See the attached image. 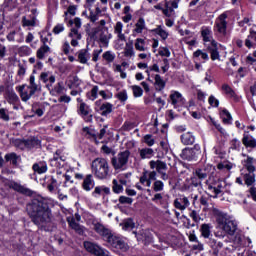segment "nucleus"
I'll return each instance as SVG.
<instances>
[{
    "mask_svg": "<svg viewBox=\"0 0 256 256\" xmlns=\"http://www.w3.org/2000/svg\"><path fill=\"white\" fill-rule=\"evenodd\" d=\"M51 207H53L51 200L37 194V192H33V223L41 231H53V226H51V218L53 217Z\"/></svg>",
    "mask_w": 256,
    "mask_h": 256,
    "instance_id": "f257e3e1",
    "label": "nucleus"
},
{
    "mask_svg": "<svg viewBox=\"0 0 256 256\" xmlns=\"http://www.w3.org/2000/svg\"><path fill=\"white\" fill-rule=\"evenodd\" d=\"M93 229L103 241L108 243L113 249H120V251H127V244L121 237L115 236L114 233L101 222L93 223Z\"/></svg>",
    "mask_w": 256,
    "mask_h": 256,
    "instance_id": "f03ea898",
    "label": "nucleus"
},
{
    "mask_svg": "<svg viewBox=\"0 0 256 256\" xmlns=\"http://www.w3.org/2000/svg\"><path fill=\"white\" fill-rule=\"evenodd\" d=\"M91 169L94 177L103 181L111 177V168L109 167V162L105 158H95L92 161Z\"/></svg>",
    "mask_w": 256,
    "mask_h": 256,
    "instance_id": "7ed1b4c3",
    "label": "nucleus"
},
{
    "mask_svg": "<svg viewBox=\"0 0 256 256\" xmlns=\"http://www.w3.org/2000/svg\"><path fill=\"white\" fill-rule=\"evenodd\" d=\"M212 169L213 166L209 164L195 168L192 172V176L190 177V185L192 187H201L203 181L208 183L207 177L211 175Z\"/></svg>",
    "mask_w": 256,
    "mask_h": 256,
    "instance_id": "20e7f679",
    "label": "nucleus"
},
{
    "mask_svg": "<svg viewBox=\"0 0 256 256\" xmlns=\"http://www.w3.org/2000/svg\"><path fill=\"white\" fill-rule=\"evenodd\" d=\"M212 213L214 217H216V223L222 225V229L227 235H235V232L237 231V224H235V222L231 220L225 222V213L217 208H213Z\"/></svg>",
    "mask_w": 256,
    "mask_h": 256,
    "instance_id": "39448f33",
    "label": "nucleus"
},
{
    "mask_svg": "<svg viewBox=\"0 0 256 256\" xmlns=\"http://www.w3.org/2000/svg\"><path fill=\"white\" fill-rule=\"evenodd\" d=\"M183 161H198L201 157V145L194 144L193 147H186L180 154Z\"/></svg>",
    "mask_w": 256,
    "mask_h": 256,
    "instance_id": "423d86ee",
    "label": "nucleus"
},
{
    "mask_svg": "<svg viewBox=\"0 0 256 256\" xmlns=\"http://www.w3.org/2000/svg\"><path fill=\"white\" fill-rule=\"evenodd\" d=\"M229 15L227 12L220 14L214 23L213 31L215 35H221V37H227V18Z\"/></svg>",
    "mask_w": 256,
    "mask_h": 256,
    "instance_id": "0eeeda50",
    "label": "nucleus"
},
{
    "mask_svg": "<svg viewBox=\"0 0 256 256\" xmlns=\"http://www.w3.org/2000/svg\"><path fill=\"white\" fill-rule=\"evenodd\" d=\"M180 2L181 0H165L164 1L165 8H163V4L159 3L154 6V9H157L158 11H162L165 17H171L173 14H175V9H179Z\"/></svg>",
    "mask_w": 256,
    "mask_h": 256,
    "instance_id": "6e6552de",
    "label": "nucleus"
},
{
    "mask_svg": "<svg viewBox=\"0 0 256 256\" xmlns=\"http://www.w3.org/2000/svg\"><path fill=\"white\" fill-rule=\"evenodd\" d=\"M74 177L75 179L82 181L81 188L86 193H91V190L95 189V178L93 177V174H86L84 176L81 173H76Z\"/></svg>",
    "mask_w": 256,
    "mask_h": 256,
    "instance_id": "1a4fd4ad",
    "label": "nucleus"
},
{
    "mask_svg": "<svg viewBox=\"0 0 256 256\" xmlns=\"http://www.w3.org/2000/svg\"><path fill=\"white\" fill-rule=\"evenodd\" d=\"M129 157H131V151L125 150L122 152L118 153V158L117 157H112L111 158V163L115 171H119V169L125 167L127 163H129Z\"/></svg>",
    "mask_w": 256,
    "mask_h": 256,
    "instance_id": "9d476101",
    "label": "nucleus"
},
{
    "mask_svg": "<svg viewBox=\"0 0 256 256\" xmlns=\"http://www.w3.org/2000/svg\"><path fill=\"white\" fill-rule=\"evenodd\" d=\"M77 115L83 119L85 123H93V109L87 103L77 105Z\"/></svg>",
    "mask_w": 256,
    "mask_h": 256,
    "instance_id": "9b49d317",
    "label": "nucleus"
},
{
    "mask_svg": "<svg viewBox=\"0 0 256 256\" xmlns=\"http://www.w3.org/2000/svg\"><path fill=\"white\" fill-rule=\"evenodd\" d=\"M34 181H36V183H40L43 187H46L50 193H53V191H55V187H57V179L53 176H34Z\"/></svg>",
    "mask_w": 256,
    "mask_h": 256,
    "instance_id": "f8f14e48",
    "label": "nucleus"
},
{
    "mask_svg": "<svg viewBox=\"0 0 256 256\" xmlns=\"http://www.w3.org/2000/svg\"><path fill=\"white\" fill-rule=\"evenodd\" d=\"M133 234L135 235L138 243H143L145 246L153 243V234L149 229H141L138 232L134 231Z\"/></svg>",
    "mask_w": 256,
    "mask_h": 256,
    "instance_id": "ddd939ff",
    "label": "nucleus"
},
{
    "mask_svg": "<svg viewBox=\"0 0 256 256\" xmlns=\"http://www.w3.org/2000/svg\"><path fill=\"white\" fill-rule=\"evenodd\" d=\"M76 220L79 222L81 221V215H79V213L75 214V217H67L66 221L69 225V227H71L73 229V231H75V233H77V235L83 236L85 235V226L79 224L76 222Z\"/></svg>",
    "mask_w": 256,
    "mask_h": 256,
    "instance_id": "4468645a",
    "label": "nucleus"
},
{
    "mask_svg": "<svg viewBox=\"0 0 256 256\" xmlns=\"http://www.w3.org/2000/svg\"><path fill=\"white\" fill-rule=\"evenodd\" d=\"M245 62L256 72V50L246 56ZM250 93L253 97H256V81L250 86Z\"/></svg>",
    "mask_w": 256,
    "mask_h": 256,
    "instance_id": "2eb2a0df",
    "label": "nucleus"
},
{
    "mask_svg": "<svg viewBox=\"0 0 256 256\" xmlns=\"http://www.w3.org/2000/svg\"><path fill=\"white\" fill-rule=\"evenodd\" d=\"M152 181H157V171H148L144 169L142 176L140 177L141 185H145L146 183V187H151Z\"/></svg>",
    "mask_w": 256,
    "mask_h": 256,
    "instance_id": "dca6fc26",
    "label": "nucleus"
},
{
    "mask_svg": "<svg viewBox=\"0 0 256 256\" xmlns=\"http://www.w3.org/2000/svg\"><path fill=\"white\" fill-rule=\"evenodd\" d=\"M221 91L228 97L229 99H233L235 103H239L241 101V97L237 95V92L227 83L222 84Z\"/></svg>",
    "mask_w": 256,
    "mask_h": 256,
    "instance_id": "f3484780",
    "label": "nucleus"
},
{
    "mask_svg": "<svg viewBox=\"0 0 256 256\" xmlns=\"http://www.w3.org/2000/svg\"><path fill=\"white\" fill-rule=\"evenodd\" d=\"M206 50L210 53V59L213 61L221 59V55L219 54V43L215 40H212V44L208 45Z\"/></svg>",
    "mask_w": 256,
    "mask_h": 256,
    "instance_id": "a211bd4d",
    "label": "nucleus"
},
{
    "mask_svg": "<svg viewBox=\"0 0 256 256\" xmlns=\"http://www.w3.org/2000/svg\"><path fill=\"white\" fill-rule=\"evenodd\" d=\"M91 195L96 199L98 197H105V195H111V188L105 185L94 186V191H92Z\"/></svg>",
    "mask_w": 256,
    "mask_h": 256,
    "instance_id": "6ab92c4d",
    "label": "nucleus"
},
{
    "mask_svg": "<svg viewBox=\"0 0 256 256\" xmlns=\"http://www.w3.org/2000/svg\"><path fill=\"white\" fill-rule=\"evenodd\" d=\"M12 145H14V147H17V149H21V151L25 149H31V147H33V139H13Z\"/></svg>",
    "mask_w": 256,
    "mask_h": 256,
    "instance_id": "aec40b11",
    "label": "nucleus"
},
{
    "mask_svg": "<svg viewBox=\"0 0 256 256\" xmlns=\"http://www.w3.org/2000/svg\"><path fill=\"white\" fill-rule=\"evenodd\" d=\"M200 35L204 43H210L211 45L212 41H215V39H213V30H211V27L209 26H203Z\"/></svg>",
    "mask_w": 256,
    "mask_h": 256,
    "instance_id": "412c9836",
    "label": "nucleus"
},
{
    "mask_svg": "<svg viewBox=\"0 0 256 256\" xmlns=\"http://www.w3.org/2000/svg\"><path fill=\"white\" fill-rule=\"evenodd\" d=\"M154 88L156 93H161L167 87V82L159 74L154 75Z\"/></svg>",
    "mask_w": 256,
    "mask_h": 256,
    "instance_id": "4be33fe9",
    "label": "nucleus"
},
{
    "mask_svg": "<svg viewBox=\"0 0 256 256\" xmlns=\"http://www.w3.org/2000/svg\"><path fill=\"white\" fill-rule=\"evenodd\" d=\"M244 44L247 49H256V31L254 29L249 30V35L245 39Z\"/></svg>",
    "mask_w": 256,
    "mask_h": 256,
    "instance_id": "5701e85b",
    "label": "nucleus"
},
{
    "mask_svg": "<svg viewBox=\"0 0 256 256\" xmlns=\"http://www.w3.org/2000/svg\"><path fill=\"white\" fill-rule=\"evenodd\" d=\"M242 145H244L246 149H256V139L253 136L244 133L242 137Z\"/></svg>",
    "mask_w": 256,
    "mask_h": 256,
    "instance_id": "b1692460",
    "label": "nucleus"
},
{
    "mask_svg": "<svg viewBox=\"0 0 256 256\" xmlns=\"http://www.w3.org/2000/svg\"><path fill=\"white\" fill-rule=\"evenodd\" d=\"M18 91L22 101H29V99H31V95H33V87L23 85L18 87Z\"/></svg>",
    "mask_w": 256,
    "mask_h": 256,
    "instance_id": "393cba45",
    "label": "nucleus"
},
{
    "mask_svg": "<svg viewBox=\"0 0 256 256\" xmlns=\"http://www.w3.org/2000/svg\"><path fill=\"white\" fill-rule=\"evenodd\" d=\"M169 99L171 101V105H173L174 109H177V103H181L182 105L185 103V99L183 98V94L179 91H173Z\"/></svg>",
    "mask_w": 256,
    "mask_h": 256,
    "instance_id": "a878e982",
    "label": "nucleus"
},
{
    "mask_svg": "<svg viewBox=\"0 0 256 256\" xmlns=\"http://www.w3.org/2000/svg\"><path fill=\"white\" fill-rule=\"evenodd\" d=\"M219 116L223 125H233V116H231V112L227 108L220 110Z\"/></svg>",
    "mask_w": 256,
    "mask_h": 256,
    "instance_id": "bb28decb",
    "label": "nucleus"
},
{
    "mask_svg": "<svg viewBox=\"0 0 256 256\" xmlns=\"http://www.w3.org/2000/svg\"><path fill=\"white\" fill-rule=\"evenodd\" d=\"M96 113L101 114L102 117H107L113 113V104L110 102H103L102 106L96 109Z\"/></svg>",
    "mask_w": 256,
    "mask_h": 256,
    "instance_id": "cd10ccee",
    "label": "nucleus"
},
{
    "mask_svg": "<svg viewBox=\"0 0 256 256\" xmlns=\"http://www.w3.org/2000/svg\"><path fill=\"white\" fill-rule=\"evenodd\" d=\"M242 155L243 157H247V159L242 161L244 169L247 170L248 173H255V165H253V163H255V158L247 156L246 154Z\"/></svg>",
    "mask_w": 256,
    "mask_h": 256,
    "instance_id": "c85d7f7f",
    "label": "nucleus"
},
{
    "mask_svg": "<svg viewBox=\"0 0 256 256\" xmlns=\"http://www.w3.org/2000/svg\"><path fill=\"white\" fill-rule=\"evenodd\" d=\"M150 169H156V173H161L163 171H167V163L161 160H151L149 162Z\"/></svg>",
    "mask_w": 256,
    "mask_h": 256,
    "instance_id": "c756f323",
    "label": "nucleus"
},
{
    "mask_svg": "<svg viewBox=\"0 0 256 256\" xmlns=\"http://www.w3.org/2000/svg\"><path fill=\"white\" fill-rule=\"evenodd\" d=\"M180 141L182 145H194L195 144V135H193V132H185L181 134Z\"/></svg>",
    "mask_w": 256,
    "mask_h": 256,
    "instance_id": "7c9ffc66",
    "label": "nucleus"
},
{
    "mask_svg": "<svg viewBox=\"0 0 256 256\" xmlns=\"http://www.w3.org/2000/svg\"><path fill=\"white\" fill-rule=\"evenodd\" d=\"M190 205L189 198L183 197V198H176L174 200V207L175 209H179L180 211H185V208Z\"/></svg>",
    "mask_w": 256,
    "mask_h": 256,
    "instance_id": "2f4dec72",
    "label": "nucleus"
},
{
    "mask_svg": "<svg viewBox=\"0 0 256 256\" xmlns=\"http://www.w3.org/2000/svg\"><path fill=\"white\" fill-rule=\"evenodd\" d=\"M11 187H12V189H14V191H17L18 193H21L22 195H26L27 197H31V195H33V192L31 190H29V188H26V187L20 185L19 183L12 182Z\"/></svg>",
    "mask_w": 256,
    "mask_h": 256,
    "instance_id": "473e14b6",
    "label": "nucleus"
},
{
    "mask_svg": "<svg viewBox=\"0 0 256 256\" xmlns=\"http://www.w3.org/2000/svg\"><path fill=\"white\" fill-rule=\"evenodd\" d=\"M193 59H195V61L202 60V63H207V61H209V54H207V52H203L201 49H197L193 52Z\"/></svg>",
    "mask_w": 256,
    "mask_h": 256,
    "instance_id": "72a5a7b5",
    "label": "nucleus"
},
{
    "mask_svg": "<svg viewBox=\"0 0 256 256\" xmlns=\"http://www.w3.org/2000/svg\"><path fill=\"white\" fill-rule=\"evenodd\" d=\"M77 55L78 59L76 61H78V63H81L82 65H86L87 61H89L90 59L88 49H80L77 52Z\"/></svg>",
    "mask_w": 256,
    "mask_h": 256,
    "instance_id": "f704fd0d",
    "label": "nucleus"
},
{
    "mask_svg": "<svg viewBox=\"0 0 256 256\" xmlns=\"http://www.w3.org/2000/svg\"><path fill=\"white\" fill-rule=\"evenodd\" d=\"M150 33H155V35H159L161 37L162 41H167V38L169 37V32L165 31L161 25H158L156 28L150 30Z\"/></svg>",
    "mask_w": 256,
    "mask_h": 256,
    "instance_id": "c9c22d12",
    "label": "nucleus"
},
{
    "mask_svg": "<svg viewBox=\"0 0 256 256\" xmlns=\"http://www.w3.org/2000/svg\"><path fill=\"white\" fill-rule=\"evenodd\" d=\"M63 151L61 149H57L55 151V153L53 154V158L50 159V162L51 163H55L54 166L56 167H61V163H59V160L60 161H65V159H63Z\"/></svg>",
    "mask_w": 256,
    "mask_h": 256,
    "instance_id": "e433bc0d",
    "label": "nucleus"
},
{
    "mask_svg": "<svg viewBox=\"0 0 256 256\" xmlns=\"http://www.w3.org/2000/svg\"><path fill=\"white\" fill-rule=\"evenodd\" d=\"M34 175L38 173V175H43V173H47V163L46 162H39L33 165Z\"/></svg>",
    "mask_w": 256,
    "mask_h": 256,
    "instance_id": "4c0bfd02",
    "label": "nucleus"
},
{
    "mask_svg": "<svg viewBox=\"0 0 256 256\" xmlns=\"http://www.w3.org/2000/svg\"><path fill=\"white\" fill-rule=\"evenodd\" d=\"M243 179L244 185H246L247 187H253V185H255V173L248 172L243 175Z\"/></svg>",
    "mask_w": 256,
    "mask_h": 256,
    "instance_id": "58836bf2",
    "label": "nucleus"
},
{
    "mask_svg": "<svg viewBox=\"0 0 256 256\" xmlns=\"http://www.w3.org/2000/svg\"><path fill=\"white\" fill-rule=\"evenodd\" d=\"M141 159H151L155 155L152 148H142L139 150Z\"/></svg>",
    "mask_w": 256,
    "mask_h": 256,
    "instance_id": "ea45409f",
    "label": "nucleus"
},
{
    "mask_svg": "<svg viewBox=\"0 0 256 256\" xmlns=\"http://www.w3.org/2000/svg\"><path fill=\"white\" fill-rule=\"evenodd\" d=\"M51 51V47L48 45H42L36 52L37 59H44L45 54L49 53Z\"/></svg>",
    "mask_w": 256,
    "mask_h": 256,
    "instance_id": "a19ab883",
    "label": "nucleus"
},
{
    "mask_svg": "<svg viewBox=\"0 0 256 256\" xmlns=\"http://www.w3.org/2000/svg\"><path fill=\"white\" fill-rule=\"evenodd\" d=\"M200 232L204 239H209V237H211V224H202Z\"/></svg>",
    "mask_w": 256,
    "mask_h": 256,
    "instance_id": "79ce46f5",
    "label": "nucleus"
},
{
    "mask_svg": "<svg viewBox=\"0 0 256 256\" xmlns=\"http://www.w3.org/2000/svg\"><path fill=\"white\" fill-rule=\"evenodd\" d=\"M98 93H99V86H93L91 91L86 93V97L90 101H95V99L99 97Z\"/></svg>",
    "mask_w": 256,
    "mask_h": 256,
    "instance_id": "37998d69",
    "label": "nucleus"
},
{
    "mask_svg": "<svg viewBox=\"0 0 256 256\" xmlns=\"http://www.w3.org/2000/svg\"><path fill=\"white\" fill-rule=\"evenodd\" d=\"M123 231H129V229H135V222L133 218H128L121 224Z\"/></svg>",
    "mask_w": 256,
    "mask_h": 256,
    "instance_id": "c03bdc74",
    "label": "nucleus"
},
{
    "mask_svg": "<svg viewBox=\"0 0 256 256\" xmlns=\"http://www.w3.org/2000/svg\"><path fill=\"white\" fill-rule=\"evenodd\" d=\"M19 159H21V157L17 156L15 154V152L9 153L5 155V160L7 162L10 161V163H12V165H14V167H17V161H19Z\"/></svg>",
    "mask_w": 256,
    "mask_h": 256,
    "instance_id": "a18cd8bd",
    "label": "nucleus"
},
{
    "mask_svg": "<svg viewBox=\"0 0 256 256\" xmlns=\"http://www.w3.org/2000/svg\"><path fill=\"white\" fill-rule=\"evenodd\" d=\"M135 29L133 30L134 33H143V30L145 29V19L143 17H140L135 24Z\"/></svg>",
    "mask_w": 256,
    "mask_h": 256,
    "instance_id": "49530a36",
    "label": "nucleus"
},
{
    "mask_svg": "<svg viewBox=\"0 0 256 256\" xmlns=\"http://www.w3.org/2000/svg\"><path fill=\"white\" fill-rule=\"evenodd\" d=\"M133 55H135V51H133V42H128L124 49V57H133Z\"/></svg>",
    "mask_w": 256,
    "mask_h": 256,
    "instance_id": "de8ad7c7",
    "label": "nucleus"
},
{
    "mask_svg": "<svg viewBox=\"0 0 256 256\" xmlns=\"http://www.w3.org/2000/svg\"><path fill=\"white\" fill-rule=\"evenodd\" d=\"M112 185L113 193H116L117 195H119V193H123V185L119 184L117 179H113Z\"/></svg>",
    "mask_w": 256,
    "mask_h": 256,
    "instance_id": "09e8293b",
    "label": "nucleus"
},
{
    "mask_svg": "<svg viewBox=\"0 0 256 256\" xmlns=\"http://www.w3.org/2000/svg\"><path fill=\"white\" fill-rule=\"evenodd\" d=\"M217 169L219 171H223L226 169V171H231L233 169V164L231 162H220L217 164Z\"/></svg>",
    "mask_w": 256,
    "mask_h": 256,
    "instance_id": "8fccbe9b",
    "label": "nucleus"
},
{
    "mask_svg": "<svg viewBox=\"0 0 256 256\" xmlns=\"http://www.w3.org/2000/svg\"><path fill=\"white\" fill-rule=\"evenodd\" d=\"M116 99H118V101H120V103H125L127 101V99H129V96L127 95V90H122L120 92H118L115 95Z\"/></svg>",
    "mask_w": 256,
    "mask_h": 256,
    "instance_id": "3c124183",
    "label": "nucleus"
},
{
    "mask_svg": "<svg viewBox=\"0 0 256 256\" xmlns=\"http://www.w3.org/2000/svg\"><path fill=\"white\" fill-rule=\"evenodd\" d=\"M137 127L135 122L125 121L122 125V131H133L134 128Z\"/></svg>",
    "mask_w": 256,
    "mask_h": 256,
    "instance_id": "603ef678",
    "label": "nucleus"
},
{
    "mask_svg": "<svg viewBox=\"0 0 256 256\" xmlns=\"http://www.w3.org/2000/svg\"><path fill=\"white\" fill-rule=\"evenodd\" d=\"M155 182L153 183V191L156 193H159V191H163L165 188V184L161 180H154Z\"/></svg>",
    "mask_w": 256,
    "mask_h": 256,
    "instance_id": "864d4df0",
    "label": "nucleus"
},
{
    "mask_svg": "<svg viewBox=\"0 0 256 256\" xmlns=\"http://www.w3.org/2000/svg\"><path fill=\"white\" fill-rule=\"evenodd\" d=\"M230 149H232V151H239V149H241V141L237 138H233L230 141Z\"/></svg>",
    "mask_w": 256,
    "mask_h": 256,
    "instance_id": "5fc2aeb1",
    "label": "nucleus"
},
{
    "mask_svg": "<svg viewBox=\"0 0 256 256\" xmlns=\"http://www.w3.org/2000/svg\"><path fill=\"white\" fill-rule=\"evenodd\" d=\"M151 71H154V73H161V69L159 68L158 64H153L145 70L147 77H151Z\"/></svg>",
    "mask_w": 256,
    "mask_h": 256,
    "instance_id": "6e6d98bb",
    "label": "nucleus"
},
{
    "mask_svg": "<svg viewBox=\"0 0 256 256\" xmlns=\"http://www.w3.org/2000/svg\"><path fill=\"white\" fill-rule=\"evenodd\" d=\"M136 51H145V40L142 38H137L135 42Z\"/></svg>",
    "mask_w": 256,
    "mask_h": 256,
    "instance_id": "4d7b16f0",
    "label": "nucleus"
},
{
    "mask_svg": "<svg viewBox=\"0 0 256 256\" xmlns=\"http://www.w3.org/2000/svg\"><path fill=\"white\" fill-rule=\"evenodd\" d=\"M102 57L107 63H113L115 61V54L111 53V51L104 52Z\"/></svg>",
    "mask_w": 256,
    "mask_h": 256,
    "instance_id": "13d9d810",
    "label": "nucleus"
},
{
    "mask_svg": "<svg viewBox=\"0 0 256 256\" xmlns=\"http://www.w3.org/2000/svg\"><path fill=\"white\" fill-rule=\"evenodd\" d=\"M144 143L148 145V147H153L155 145V139L153 138V135L146 134L144 137Z\"/></svg>",
    "mask_w": 256,
    "mask_h": 256,
    "instance_id": "bf43d9fd",
    "label": "nucleus"
},
{
    "mask_svg": "<svg viewBox=\"0 0 256 256\" xmlns=\"http://www.w3.org/2000/svg\"><path fill=\"white\" fill-rule=\"evenodd\" d=\"M133 97H143V88L141 86H132Z\"/></svg>",
    "mask_w": 256,
    "mask_h": 256,
    "instance_id": "052dcab7",
    "label": "nucleus"
},
{
    "mask_svg": "<svg viewBox=\"0 0 256 256\" xmlns=\"http://www.w3.org/2000/svg\"><path fill=\"white\" fill-rule=\"evenodd\" d=\"M103 31V29H101V26L93 28L91 32L88 33L90 39H93L94 41L97 39V34Z\"/></svg>",
    "mask_w": 256,
    "mask_h": 256,
    "instance_id": "680f3d73",
    "label": "nucleus"
},
{
    "mask_svg": "<svg viewBox=\"0 0 256 256\" xmlns=\"http://www.w3.org/2000/svg\"><path fill=\"white\" fill-rule=\"evenodd\" d=\"M103 31V29H101V26L93 28L91 32L88 33L90 39H93L94 41L97 39V34Z\"/></svg>",
    "mask_w": 256,
    "mask_h": 256,
    "instance_id": "e2e57ef3",
    "label": "nucleus"
},
{
    "mask_svg": "<svg viewBox=\"0 0 256 256\" xmlns=\"http://www.w3.org/2000/svg\"><path fill=\"white\" fill-rule=\"evenodd\" d=\"M119 203H121V205H131L133 203V198L127 196H120Z\"/></svg>",
    "mask_w": 256,
    "mask_h": 256,
    "instance_id": "0e129e2a",
    "label": "nucleus"
},
{
    "mask_svg": "<svg viewBox=\"0 0 256 256\" xmlns=\"http://www.w3.org/2000/svg\"><path fill=\"white\" fill-rule=\"evenodd\" d=\"M160 57H171V51L167 47H161V50L158 51Z\"/></svg>",
    "mask_w": 256,
    "mask_h": 256,
    "instance_id": "69168bd1",
    "label": "nucleus"
},
{
    "mask_svg": "<svg viewBox=\"0 0 256 256\" xmlns=\"http://www.w3.org/2000/svg\"><path fill=\"white\" fill-rule=\"evenodd\" d=\"M208 103L211 107H219V99L215 98L213 95L209 96Z\"/></svg>",
    "mask_w": 256,
    "mask_h": 256,
    "instance_id": "338daca9",
    "label": "nucleus"
},
{
    "mask_svg": "<svg viewBox=\"0 0 256 256\" xmlns=\"http://www.w3.org/2000/svg\"><path fill=\"white\" fill-rule=\"evenodd\" d=\"M0 119H2L3 121H9V111H7V109H0Z\"/></svg>",
    "mask_w": 256,
    "mask_h": 256,
    "instance_id": "774afa93",
    "label": "nucleus"
}]
</instances>
